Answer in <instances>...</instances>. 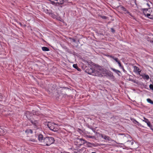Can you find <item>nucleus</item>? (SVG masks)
I'll list each match as a JSON object with an SVG mask.
<instances>
[{
    "instance_id": "nucleus-25",
    "label": "nucleus",
    "mask_w": 153,
    "mask_h": 153,
    "mask_svg": "<svg viewBox=\"0 0 153 153\" xmlns=\"http://www.w3.org/2000/svg\"><path fill=\"white\" fill-rule=\"evenodd\" d=\"M116 62H118L119 61L118 60V59L117 58L114 57L113 59Z\"/></svg>"
},
{
    "instance_id": "nucleus-14",
    "label": "nucleus",
    "mask_w": 153,
    "mask_h": 153,
    "mask_svg": "<svg viewBox=\"0 0 153 153\" xmlns=\"http://www.w3.org/2000/svg\"><path fill=\"white\" fill-rule=\"evenodd\" d=\"M142 78L144 79H146L148 80L149 78V76L148 75H146L145 74H144L143 75H142Z\"/></svg>"
},
{
    "instance_id": "nucleus-10",
    "label": "nucleus",
    "mask_w": 153,
    "mask_h": 153,
    "mask_svg": "<svg viewBox=\"0 0 153 153\" xmlns=\"http://www.w3.org/2000/svg\"><path fill=\"white\" fill-rule=\"evenodd\" d=\"M45 137H44L43 135L41 134H39L38 136V139L39 142L43 144Z\"/></svg>"
},
{
    "instance_id": "nucleus-32",
    "label": "nucleus",
    "mask_w": 153,
    "mask_h": 153,
    "mask_svg": "<svg viewBox=\"0 0 153 153\" xmlns=\"http://www.w3.org/2000/svg\"><path fill=\"white\" fill-rule=\"evenodd\" d=\"M102 18L103 19H106V17L105 16H102Z\"/></svg>"
},
{
    "instance_id": "nucleus-21",
    "label": "nucleus",
    "mask_w": 153,
    "mask_h": 153,
    "mask_svg": "<svg viewBox=\"0 0 153 153\" xmlns=\"http://www.w3.org/2000/svg\"><path fill=\"white\" fill-rule=\"evenodd\" d=\"M28 141H30L33 142H36V141L35 139H34L32 138H30L28 140Z\"/></svg>"
},
{
    "instance_id": "nucleus-17",
    "label": "nucleus",
    "mask_w": 153,
    "mask_h": 153,
    "mask_svg": "<svg viewBox=\"0 0 153 153\" xmlns=\"http://www.w3.org/2000/svg\"><path fill=\"white\" fill-rule=\"evenodd\" d=\"M25 132L26 133H27V134H29V133L32 134V133H33L32 130L31 129H26L25 130Z\"/></svg>"
},
{
    "instance_id": "nucleus-11",
    "label": "nucleus",
    "mask_w": 153,
    "mask_h": 153,
    "mask_svg": "<svg viewBox=\"0 0 153 153\" xmlns=\"http://www.w3.org/2000/svg\"><path fill=\"white\" fill-rule=\"evenodd\" d=\"M133 71L134 73L138 74H140V73L141 72L140 69L138 68V67L136 66H134Z\"/></svg>"
},
{
    "instance_id": "nucleus-16",
    "label": "nucleus",
    "mask_w": 153,
    "mask_h": 153,
    "mask_svg": "<svg viewBox=\"0 0 153 153\" xmlns=\"http://www.w3.org/2000/svg\"><path fill=\"white\" fill-rule=\"evenodd\" d=\"M5 134V131L0 128V135H3Z\"/></svg>"
},
{
    "instance_id": "nucleus-4",
    "label": "nucleus",
    "mask_w": 153,
    "mask_h": 153,
    "mask_svg": "<svg viewBox=\"0 0 153 153\" xmlns=\"http://www.w3.org/2000/svg\"><path fill=\"white\" fill-rule=\"evenodd\" d=\"M53 5L56 6H60L63 4V0H49Z\"/></svg>"
},
{
    "instance_id": "nucleus-31",
    "label": "nucleus",
    "mask_w": 153,
    "mask_h": 153,
    "mask_svg": "<svg viewBox=\"0 0 153 153\" xmlns=\"http://www.w3.org/2000/svg\"><path fill=\"white\" fill-rule=\"evenodd\" d=\"M89 127L90 129H91V130H92V131H93V132H95V131L94 130V129L93 128H91V127Z\"/></svg>"
},
{
    "instance_id": "nucleus-35",
    "label": "nucleus",
    "mask_w": 153,
    "mask_h": 153,
    "mask_svg": "<svg viewBox=\"0 0 153 153\" xmlns=\"http://www.w3.org/2000/svg\"><path fill=\"white\" fill-rule=\"evenodd\" d=\"M134 120L135 122H137L136 120Z\"/></svg>"
},
{
    "instance_id": "nucleus-3",
    "label": "nucleus",
    "mask_w": 153,
    "mask_h": 153,
    "mask_svg": "<svg viewBox=\"0 0 153 153\" xmlns=\"http://www.w3.org/2000/svg\"><path fill=\"white\" fill-rule=\"evenodd\" d=\"M120 135H122L123 138L125 140H126L127 142H129L130 143L131 145L134 144V142L132 141L129 140L130 139H132L131 137L128 134H120Z\"/></svg>"
},
{
    "instance_id": "nucleus-12",
    "label": "nucleus",
    "mask_w": 153,
    "mask_h": 153,
    "mask_svg": "<svg viewBox=\"0 0 153 153\" xmlns=\"http://www.w3.org/2000/svg\"><path fill=\"white\" fill-rule=\"evenodd\" d=\"M144 121L146 123L148 126L149 127L151 128L152 127V126L151 125L149 121V120L145 117H144Z\"/></svg>"
},
{
    "instance_id": "nucleus-9",
    "label": "nucleus",
    "mask_w": 153,
    "mask_h": 153,
    "mask_svg": "<svg viewBox=\"0 0 153 153\" xmlns=\"http://www.w3.org/2000/svg\"><path fill=\"white\" fill-rule=\"evenodd\" d=\"M101 137L103 139H105V140H108V141H114V142H115L116 143H117V144H123L122 143H117L116 141H115V140H112L111 138L109 137L108 136H107V135H103L102 134L101 135Z\"/></svg>"
},
{
    "instance_id": "nucleus-30",
    "label": "nucleus",
    "mask_w": 153,
    "mask_h": 153,
    "mask_svg": "<svg viewBox=\"0 0 153 153\" xmlns=\"http://www.w3.org/2000/svg\"><path fill=\"white\" fill-rule=\"evenodd\" d=\"M121 68H122L123 69V70L124 72L125 73V72H126V71L124 69V67L123 66V67H122Z\"/></svg>"
},
{
    "instance_id": "nucleus-8",
    "label": "nucleus",
    "mask_w": 153,
    "mask_h": 153,
    "mask_svg": "<svg viewBox=\"0 0 153 153\" xmlns=\"http://www.w3.org/2000/svg\"><path fill=\"white\" fill-rule=\"evenodd\" d=\"M86 72L89 74L97 76V74H95V73L97 71H95L93 68H90L88 69H87L86 70Z\"/></svg>"
},
{
    "instance_id": "nucleus-20",
    "label": "nucleus",
    "mask_w": 153,
    "mask_h": 153,
    "mask_svg": "<svg viewBox=\"0 0 153 153\" xmlns=\"http://www.w3.org/2000/svg\"><path fill=\"white\" fill-rule=\"evenodd\" d=\"M106 74L108 76L110 77H112L113 76L112 73L111 72H108Z\"/></svg>"
},
{
    "instance_id": "nucleus-26",
    "label": "nucleus",
    "mask_w": 153,
    "mask_h": 153,
    "mask_svg": "<svg viewBox=\"0 0 153 153\" xmlns=\"http://www.w3.org/2000/svg\"><path fill=\"white\" fill-rule=\"evenodd\" d=\"M117 63H118L119 67L121 68H122V67H123V66H122L121 62L120 61L118 62Z\"/></svg>"
},
{
    "instance_id": "nucleus-24",
    "label": "nucleus",
    "mask_w": 153,
    "mask_h": 153,
    "mask_svg": "<svg viewBox=\"0 0 153 153\" xmlns=\"http://www.w3.org/2000/svg\"><path fill=\"white\" fill-rule=\"evenodd\" d=\"M73 67L75 68L76 69L77 68H78V66L77 64H74L73 65Z\"/></svg>"
},
{
    "instance_id": "nucleus-23",
    "label": "nucleus",
    "mask_w": 153,
    "mask_h": 153,
    "mask_svg": "<svg viewBox=\"0 0 153 153\" xmlns=\"http://www.w3.org/2000/svg\"><path fill=\"white\" fill-rule=\"evenodd\" d=\"M26 113V116L27 117V118H28L29 117L28 116V115H29L30 114V112L28 111H27L25 112Z\"/></svg>"
},
{
    "instance_id": "nucleus-27",
    "label": "nucleus",
    "mask_w": 153,
    "mask_h": 153,
    "mask_svg": "<svg viewBox=\"0 0 153 153\" xmlns=\"http://www.w3.org/2000/svg\"><path fill=\"white\" fill-rule=\"evenodd\" d=\"M87 137L89 138H94V136L89 135V136H87Z\"/></svg>"
},
{
    "instance_id": "nucleus-5",
    "label": "nucleus",
    "mask_w": 153,
    "mask_h": 153,
    "mask_svg": "<svg viewBox=\"0 0 153 153\" xmlns=\"http://www.w3.org/2000/svg\"><path fill=\"white\" fill-rule=\"evenodd\" d=\"M56 124L53 123L48 122L47 126L48 128L51 130L54 131H57V129L55 128Z\"/></svg>"
},
{
    "instance_id": "nucleus-13",
    "label": "nucleus",
    "mask_w": 153,
    "mask_h": 153,
    "mask_svg": "<svg viewBox=\"0 0 153 153\" xmlns=\"http://www.w3.org/2000/svg\"><path fill=\"white\" fill-rule=\"evenodd\" d=\"M111 69L113 71H114V72H115V73L117 74L119 76H120V75L119 74V73H121V72L120 71H119L118 70L112 68H111Z\"/></svg>"
},
{
    "instance_id": "nucleus-29",
    "label": "nucleus",
    "mask_w": 153,
    "mask_h": 153,
    "mask_svg": "<svg viewBox=\"0 0 153 153\" xmlns=\"http://www.w3.org/2000/svg\"><path fill=\"white\" fill-rule=\"evenodd\" d=\"M111 32H112L113 33L115 32V30L113 28H111Z\"/></svg>"
},
{
    "instance_id": "nucleus-1",
    "label": "nucleus",
    "mask_w": 153,
    "mask_h": 153,
    "mask_svg": "<svg viewBox=\"0 0 153 153\" xmlns=\"http://www.w3.org/2000/svg\"><path fill=\"white\" fill-rule=\"evenodd\" d=\"M74 143L75 144L79 147L85 143H87V144H91L90 142H87L83 138H79L77 137L75 138Z\"/></svg>"
},
{
    "instance_id": "nucleus-19",
    "label": "nucleus",
    "mask_w": 153,
    "mask_h": 153,
    "mask_svg": "<svg viewBox=\"0 0 153 153\" xmlns=\"http://www.w3.org/2000/svg\"><path fill=\"white\" fill-rule=\"evenodd\" d=\"M146 100L148 102L153 105V101H152L151 99L148 98Z\"/></svg>"
},
{
    "instance_id": "nucleus-18",
    "label": "nucleus",
    "mask_w": 153,
    "mask_h": 153,
    "mask_svg": "<svg viewBox=\"0 0 153 153\" xmlns=\"http://www.w3.org/2000/svg\"><path fill=\"white\" fill-rule=\"evenodd\" d=\"M42 50L43 51H49V48L46 47H43L42 48Z\"/></svg>"
},
{
    "instance_id": "nucleus-15",
    "label": "nucleus",
    "mask_w": 153,
    "mask_h": 153,
    "mask_svg": "<svg viewBox=\"0 0 153 153\" xmlns=\"http://www.w3.org/2000/svg\"><path fill=\"white\" fill-rule=\"evenodd\" d=\"M120 7V8H121V9L122 10H123V11H124L126 12L125 13H128L130 14V13H129L128 12V10H127L123 6H121Z\"/></svg>"
},
{
    "instance_id": "nucleus-28",
    "label": "nucleus",
    "mask_w": 153,
    "mask_h": 153,
    "mask_svg": "<svg viewBox=\"0 0 153 153\" xmlns=\"http://www.w3.org/2000/svg\"><path fill=\"white\" fill-rule=\"evenodd\" d=\"M107 56L109 58H112L113 59L114 58V56L111 55H107Z\"/></svg>"
},
{
    "instance_id": "nucleus-7",
    "label": "nucleus",
    "mask_w": 153,
    "mask_h": 153,
    "mask_svg": "<svg viewBox=\"0 0 153 153\" xmlns=\"http://www.w3.org/2000/svg\"><path fill=\"white\" fill-rule=\"evenodd\" d=\"M142 10L143 14L145 16H146L147 14H153V12L151 8H143Z\"/></svg>"
},
{
    "instance_id": "nucleus-6",
    "label": "nucleus",
    "mask_w": 153,
    "mask_h": 153,
    "mask_svg": "<svg viewBox=\"0 0 153 153\" xmlns=\"http://www.w3.org/2000/svg\"><path fill=\"white\" fill-rule=\"evenodd\" d=\"M30 122L33 125L34 127L35 128H38L39 126V121L38 120H30Z\"/></svg>"
},
{
    "instance_id": "nucleus-2",
    "label": "nucleus",
    "mask_w": 153,
    "mask_h": 153,
    "mask_svg": "<svg viewBox=\"0 0 153 153\" xmlns=\"http://www.w3.org/2000/svg\"><path fill=\"white\" fill-rule=\"evenodd\" d=\"M54 138L52 137H45L44 142L42 145L49 146L51 144L55 142Z\"/></svg>"
},
{
    "instance_id": "nucleus-22",
    "label": "nucleus",
    "mask_w": 153,
    "mask_h": 153,
    "mask_svg": "<svg viewBox=\"0 0 153 153\" xmlns=\"http://www.w3.org/2000/svg\"><path fill=\"white\" fill-rule=\"evenodd\" d=\"M149 87L150 88L152 91H153V84L152 83V84H151L149 86Z\"/></svg>"
},
{
    "instance_id": "nucleus-33",
    "label": "nucleus",
    "mask_w": 153,
    "mask_h": 153,
    "mask_svg": "<svg viewBox=\"0 0 153 153\" xmlns=\"http://www.w3.org/2000/svg\"><path fill=\"white\" fill-rule=\"evenodd\" d=\"M76 69L79 71H81V69L80 68H79L78 67V68H77Z\"/></svg>"
},
{
    "instance_id": "nucleus-34",
    "label": "nucleus",
    "mask_w": 153,
    "mask_h": 153,
    "mask_svg": "<svg viewBox=\"0 0 153 153\" xmlns=\"http://www.w3.org/2000/svg\"><path fill=\"white\" fill-rule=\"evenodd\" d=\"M91 153H96L95 152H91Z\"/></svg>"
}]
</instances>
